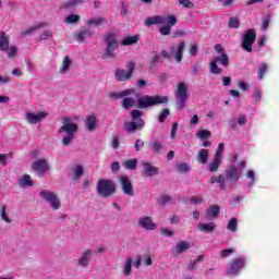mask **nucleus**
<instances>
[{
	"instance_id": "nucleus-1",
	"label": "nucleus",
	"mask_w": 279,
	"mask_h": 279,
	"mask_svg": "<svg viewBox=\"0 0 279 279\" xmlns=\"http://www.w3.org/2000/svg\"><path fill=\"white\" fill-rule=\"evenodd\" d=\"M215 50L217 56L209 63V72L213 73V75H221V73H223V69L219 68L217 64L228 68L230 66V58L228 57V53H226V48H223L221 44L216 45Z\"/></svg>"
},
{
	"instance_id": "nucleus-2",
	"label": "nucleus",
	"mask_w": 279,
	"mask_h": 279,
	"mask_svg": "<svg viewBox=\"0 0 279 279\" xmlns=\"http://www.w3.org/2000/svg\"><path fill=\"white\" fill-rule=\"evenodd\" d=\"M165 23H168V25H165ZM175 23H178V19L175 17V15H168V16L155 15V16H149L145 21L146 27H151V25H163L159 29L162 36H169V34H171V27H173Z\"/></svg>"
},
{
	"instance_id": "nucleus-3",
	"label": "nucleus",
	"mask_w": 279,
	"mask_h": 279,
	"mask_svg": "<svg viewBox=\"0 0 279 279\" xmlns=\"http://www.w3.org/2000/svg\"><path fill=\"white\" fill-rule=\"evenodd\" d=\"M241 172L239 169L234 166H231L225 171V174H220L218 177H211L210 184H219L220 191H226L228 187V182H231V184H236V181L240 180Z\"/></svg>"
},
{
	"instance_id": "nucleus-4",
	"label": "nucleus",
	"mask_w": 279,
	"mask_h": 279,
	"mask_svg": "<svg viewBox=\"0 0 279 279\" xmlns=\"http://www.w3.org/2000/svg\"><path fill=\"white\" fill-rule=\"evenodd\" d=\"M61 123L62 126L59 129V134H65L62 138V143L65 147H69L75 140V134H77V124L73 123L70 117L63 118Z\"/></svg>"
},
{
	"instance_id": "nucleus-5",
	"label": "nucleus",
	"mask_w": 279,
	"mask_h": 279,
	"mask_svg": "<svg viewBox=\"0 0 279 279\" xmlns=\"http://www.w3.org/2000/svg\"><path fill=\"white\" fill-rule=\"evenodd\" d=\"M167 101H169V97H167V96H160V95L149 96V95H145V96H142V97H140L137 99V106L142 110H145V108H151L154 106H160V104H167Z\"/></svg>"
},
{
	"instance_id": "nucleus-6",
	"label": "nucleus",
	"mask_w": 279,
	"mask_h": 279,
	"mask_svg": "<svg viewBox=\"0 0 279 279\" xmlns=\"http://www.w3.org/2000/svg\"><path fill=\"white\" fill-rule=\"evenodd\" d=\"M96 189L100 197H112L117 193V185L109 179H100L97 182Z\"/></svg>"
},
{
	"instance_id": "nucleus-7",
	"label": "nucleus",
	"mask_w": 279,
	"mask_h": 279,
	"mask_svg": "<svg viewBox=\"0 0 279 279\" xmlns=\"http://www.w3.org/2000/svg\"><path fill=\"white\" fill-rule=\"evenodd\" d=\"M131 117L133 121L124 123V130L132 134V132H136V130H142L145 128V121L141 119L143 117V112L138 110L131 111Z\"/></svg>"
},
{
	"instance_id": "nucleus-8",
	"label": "nucleus",
	"mask_w": 279,
	"mask_h": 279,
	"mask_svg": "<svg viewBox=\"0 0 279 279\" xmlns=\"http://www.w3.org/2000/svg\"><path fill=\"white\" fill-rule=\"evenodd\" d=\"M174 97L177 106L180 108V110H182V108L186 106V99H189V87L186 86V83H178L177 90L174 92Z\"/></svg>"
},
{
	"instance_id": "nucleus-9",
	"label": "nucleus",
	"mask_w": 279,
	"mask_h": 279,
	"mask_svg": "<svg viewBox=\"0 0 279 279\" xmlns=\"http://www.w3.org/2000/svg\"><path fill=\"white\" fill-rule=\"evenodd\" d=\"M128 71L123 69H117L114 72V77L117 82H128V80H132V74L136 69V63L129 61L126 63Z\"/></svg>"
},
{
	"instance_id": "nucleus-10",
	"label": "nucleus",
	"mask_w": 279,
	"mask_h": 279,
	"mask_svg": "<svg viewBox=\"0 0 279 279\" xmlns=\"http://www.w3.org/2000/svg\"><path fill=\"white\" fill-rule=\"evenodd\" d=\"M104 38L107 45L105 56H107L108 58H114V51L119 49V43H117V35H114V33H107L106 35H104Z\"/></svg>"
},
{
	"instance_id": "nucleus-11",
	"label": "nucleus",
	"mask_w": 279,
	"mask_h": 279,
	"mask_svg": "<svg viewBox=\"0 0 279 279\" xmlns=\"http://www.w3.org/2000/svg\"><path fill=\"white\" fill-rule=\"evenodd\" d=\"M39 196L43 197L45 202L50 204V206H51V208H53V210H60L62 203L60 202L58 194H56L49 190H43L41 192H39Z\"/></svg>"
},
{
	"instance_id": "nucleus-12",
	"label": "nucleus",
	"mask_w": 279,
	"mask_h": 279,
	"mask_svg": "<svg viewBox=\"0 0 279 279\" xmlns=\"http://www.w3.org/2000/svg\"><path fill=\"white\" fill-rule=\"evenodd\" d=\"M256 43V31L254 28L248 29L242 39V49L247 51V53H252V46Z\"/></svg>"
},
{
	"instance_id": "nucleus-13",
	"label": "nucleus",
	"mask_w": 279,
	"mask_h": 279,
	"mask_svg": "<svg viewBox=\"0 0 279 279\" xmlns=\"http://www.w3.org/2000/svg\"><path fill=\"white\" fill-rule=\"evenodd\" d=\"M32 169L35 171V173L43 178L47 174V171H49L50 167L47 159H37L35 162H33Z\"/></svg>"
},
{
	"instance_id": "nucleus-14",
	"label": "nucleus",
	"mask_w": 279,
	"mask_h": 279,
	"mask_svg": "<svg viewBox=\"0 0 279 279\" xmlns=\"http://www.w3.org/2000/svg\"><path fill=\"white\" fill-rule=\"evenodd\" d=\"M48 113L47 111H41V112H26L25 119L27 123H31V125H36L37 123H40V121H45L47 119Z\"/></svg>"
},
{
	"instance_id": "nucleus-15",
	"label": "nucleus",
	"mask_w": 279,
	"mask_h": 279,
	"mask_svg": "<svg viewBox=\"0 0 279 279\" xmlns=\"http://www.w3.org/2000/svg\"><path fill=\"white\" fill-rule=\"evenodd\" d=\"M245 267V258L233 259L227 270L228 276H236Z\"/></svg>"
},
{
	"instance_id": "nucleus-16",
	"label": "nucleus",
	"mask_w": 279,
	"mask_h": 279,
	"mask_svg": "<svg viewBox=\"0 0 279 279\" xmlns=\"http://www.w3.org/2000/svg\"><path fill=\"white\" fill-rule=\"evenodd\" d=\"M94 254L95 251H93V248L85 250L77 259L78 267H88V265H90V260H93Z\"/></svg>"
},
{
	"instance_id": "nucleus-17",
	"label": "nucleus",
	"mask_w": 279,
	"mask_h": 279,
	"mask_svg": "<svg viewBox=\"0 0 279 279\" xmlns=\"http://www.w3.org/2000/svg\"><path fill=\"white\" fill-rule=\"evenodd\" d=\"M119 182L121 184V189L124 195H130V197H134V187L132 186V181H130V178L125 175L119 177Z\"/></svg>"
},
{
	"instance_id": "nucleus-18",
	"label": "nucleus",
	"mask_w": 279,
	"mask_h": 279,
	"mask_svg": "<svg viewBox=\"0 0 279 279\" xmlns=\"http://www.w3.org/2000/svg\"><path fill=\"white\" fill-rule=\"evenodd\" d=\"M137 226L143 228L144 230H156L157 226L156 222L149 216H145L138 219Z\"/></svg>"
},
{
	"instance_id": "nucleus-19",
	"label": "nucleus",
	"mask_w": 279,
	"mask_h": 279,
	"mask_svg": "<svg viewBox=\"0 0 279 279\" xmlns=\"http://www.w3.org/2000/svg\"><path fill=\"white\" fill-rule=\"evenodd\" d=\"M143 169H144V175L147 178H153V175H158L160 172V169L154 165H151L148 161H143L142 162Z\"/></svg>"
},
{
	"instance_id": "nucleus-20",
	"label": "nucleus",
	"mask_w": 279,
	"mask_h": 279,
	"mask_svg": "<svg viewBox=\"0 0 279 279\" xmlns=\"http://www.w3.org/2000/svg\"><path fill=\"white\" fill-rule=\"evenodd\" d=\"M135 93L134 88L124 89L119 93L111 92L109 93L110 99L117 100V99H123V97H128V95H133Z\"/></svg>"
},
{
	"instance_id": "nucleus-21",
	"label": "nucleus",
	"mask_w": 279,
	"mask_h": 279,
	"mask_svg": "<svg viewBox=\"0 0 279 279\" xmlns=\"http://www.w3.org/2000/svg\"><path fill=\"white\" fill-rule=\"evenodd\" d=\"M73 64V61L69 57H64L62 64L59 69V73L61 75H66V72L71 70V65Z\"/></svg>"
},
{
	"instance_id": "nucleus-22",
	"label": "nucleus",
	"mask_w": 279,
	"mask_h": 279,
	"mask_svg": "<svg viewBox=\"0 0 279 279\" xmlns=\"http://www.w3.org/2000/svg\"><path fill=\"white\" fill-rule=\"evenodd\" d=\"M19 186H21V189H26V186H34V180H32L29 174H24L19 180Z\"/></svg>"
},
{
	"instance_id": "nucleus-23",
	"label": "nucleus",
	"mask_w": 279,
	"mask_h": 279,
	"mask_svg": "<svg viewBox=\"0 0 279 279\" xmlns=\"http://www.w3.org/2000/svg\"><path fill=\"white\" fill-rule=\"evenodd\" d=\"M89 27H99L100 25H107L108 20L104 17H94L86 23Z\"/></svg>"
},
{
	"instance_id": "nucleus-24",
	"label": "nucleus",
	"mask_w": 279,
	"mask_h": 279,
	"mask_svg": "<svg viewBox=\"0 0 279 279\" xmlns=\"http://www.w3.org/2000/svg\"><path fill=\"white\" fill-rule=\"evenodd\" d=\"M85 125L88 132H95V129L97 128V117L88 116L86 118Z\"/></svg>"
},
{
	"instance_id": "nucleus-25",
	"label": "nucleus",
	"mask_w": 279,
	"mask_h": 279,
	"mask_svg": "<svg viewBox=\"0 0 279 279\" xmlns=\"http://www.w3.org/2000/svg\"><path fill=\"white\" fill-rule=\"evenodd\" d=\"M187 250H191V243L187 241H179L175 245L177 254H184Z\"/></svg>"
},
{
	"instance_id": "nucleus-26",
	"label": "nucleus",
	"mask_w": 279,
	"mask_h": 279,
	"mask_svg": "<svg viewBox=\"0 0 279 279\" xmlns=\"http://www.w3.org/2000/svg\"><path fill=\"white\" fill-rule=\"evenodd\" d=\"M216 229H217V225H215V222L199 223L198 225L199 232L211 233V232H215Z\"/></svg>"
},
{
	"instance_id": "nucleus-27",
	"label": "nucleus",
	"mask_w": 279,
	"mask_h": 279,
	"mask_svg": "<svg viewBox=\"0 0 279 279\" xmlns=\"http://www.w3.org/2000/svg\"><path fill=\"white\" fill-rule=\"evenodd\" d=\"M221 166V159L219 157H214V160L208 165V171L215 173L219 171V167Z\"/></svg>"
},
{
	"instance_id": "nucleus-28",
	"label": "nucleus",
	"mask_w": 279,
	"mask_h": 279,
	"mask_svg": "<svg viewBox=\"0 0 279 279\" xmlns=\"http://www.w3.org/2000/svg\"><path fill=\"white\" fill-rule=\"evenodd\" d=\"M136 43H138V35L124 37L121 41V45H123L124 47H129L132 45H136Z\"/></svg>"
},
{
	"instance_id": "nucleus-29",
	"label": "nucleus",
	"mask_w": 279,
	"mask_h": 279,
	"mask_svg": "<svg viewBox=\"0 0 279 279\" xmlns=\"http://www.w3.org/2000/svg\"><path fill=\"white\" fill-rule=\"evenodd\" d=\"M186 47V43L181 41L177 48V51L174 53V58L177 62H182V53H184V49Z\"/></svg>"
},
{
	"instance_id": "nucleus-30",
	"label": "nucleus",
	"mask_w": 279,
	"mask_h": 279,
	"mask_svg": "<svg viewBox=\"0 0 279 279\" xmlns=\"http://www.w3.org/2000/svg\"><path fill=\"white\" fill-rule=\"evenodd\" d=\"M208 156H209L208 149L198 150V154H197L198 162H201V165H206V162H208Z\"/></svg>"
},
{
	"instance_id": "nucleus-31",
	"label": "nucleus",
	"mask_w": 279,
	"mask_h": 279,
	"mask_svg": "<svg viewBox=\"0 0 279 279\" xmlns=\"http://www.w3.org/2000/svg\"><path fill=\"white\" fill-rule=\"evenodd\" d=\"M93 36V32H90V28H85L77 34V40L80 43H84L87 38H90Z\"/></svg>"
},
{
	"instance_id": "nucleus-32",
	"label": "nucleus",
	"mask_w": 279,
	"mask_h": 279,
	"mask_svg": "<svg viewBox=\"0 0 279 279\" xmlns=\"http://www.w3.org/2000/svg\"><path fill=\"white\" fill-rule=\"evenodd\" d=\"M72 173H73L72 180H74V181L80 180V178H82V175H84V167H82L81 165L75 166L72 169Z\"/></svg>"
},
{
	"instance_id": "nucleus-33",
	"label": "nucleus",
	"mask_w": 279,
	"mask_h": 279,
	"mask_svg": "<svg viewBox=\"0 0 279 279\" xmlns=\"http://www.w3.org/2000/svg\"><path fill=\"white\" fill-rule=\"evenodd\" d=\"M148 147L155 154H158L159 151H162V143H160V141H158V140H155V141L148 143Z\"/></svg>"
},
{
	"instance_id": "nucleus-34",
	"label": "nucleus",
	"mask_w": 279,
	"mask_h": 279,
	"mask_svg": "<svg viewBox=\"0 0 279 279\" xmlns=\"http://www.w3.org/2000/svg\"><path fill=\"white\" fill-rule=\"evenodd\" d=\"M124 169H129L131 171H134L136 167H138V159H129L124 161L123 163Z\"/></svg>"
},
{
	"instance_id": "nucleus-35",
	"label": "nucleus",
	"mask_w": 279,
	"mask_h": 279,
	"mask_svg": "<svg viewBox=\"0 0 279 279\" xmlns=\"http://www.w3.org/2000/svg\"><path fill=\"white\" fill-rule=\"evenodd\" d=\"M136 106V100L134 98L125 97L122 100V108L125 110H130V108H134Z\"/></svg>"
},
{
	"instance_id": "nucleus-36",
	"label": "nucleus",
	"mask_w": 279,
	"mask_h": 279,
	"mask_svg": "<svg viewBox=\"0 0 279 279\" xmlns=\"http://www.w3.org/2000/svg\"><path fill=\"white\" fill-rule=\"evenodd\" d=\"M123 271H124V276H126V277L131 276V274H132V256L126 257Z\"/></svg>"
},
{
	"instance_id": "nucleus-37",
	"label": "nucleus",
	"mask_w": 279,
	"mask_h": 279,
	"mask_svg": "<svg viewBox=\"0 0 279 279\" xmlns=\"http://www.w3.org/2000/svg\"><path fill=\"white\" fill-rule=\"evenodd\" d=\"M2 51H5L8 58H15L16 53H19V48L16 46H10L9 44L7 49Z\"/></svg>"
},
{
	"instance_id": "nucleus-38",
	"label": "nucleus",
	"mask_w": 279,
	"mask_h": 279,
	"mask_svg": "<svg viewBox=\"0 0 279 279\" xmlns=\"http://www.w3.org/2000/svg\"><path fill=\"white\" fill-rule=\"evenodd\" d=\"M9 45V37L8 34L5 33H0V50H5L8 49Z\"/></svg>"
},
{
	"instance_id": "nucleus-39",
	"label": "nucleus",
	"mask_w": 279,
	"mask_h": 279,
	"mask_svg": "<svg viewBox=\"0 0 279 279\" xmlns=\"http://www.w3.org/2000/svg\"><path fill=\"white\" fill-rule=\"evenodd\" d=\"M204 260V255L197 256L191 264H187V270L194 271V269H197V263H202Z\"/></svg>"
},
{
	"instance_id": "nucleus-40",
	"label": "nucleus",
	"mask_w": 279,
	"mask_h": 279,
	"mask_svg": "<svg viewBox=\"0 0 279 279\" xmlns=\"http://www.w3.org/2000/svg\"><path fill=\"white\" fill-rule=\"evenodd\" d=\"M40 27H43V24L22 31L21 34L22 36H32V34H34V32H36L37 29H40Z\"/></svg>"
},
{
	"instance_id": "nucleus-41",
	"label": "nucleus",
	"mask_w": 279,
	"mask_h": 279,
	"mask_svg": "<svg viewBox=\"0 0 279 279\" xmlns=\"http://www.w3.org/2000/svg\"><path fill=\"white\" fill-rule=\"evenodd\" d=\"M169 114H171V111L169 109H163L158 118L159 123H165V121H167V117H169Z\"/></svg>"
},
{
	"instance_id": "nucleus-42",
	"label": "nucleus",
	"mask_w": 279,
	"mask_h": 279,
	"mask_svg": "<svg viewBox=\"0 0 279 279\" xmlns=\"http://www.w3.org/2000/svg\"><path fill=\"white\" fill-rule=\"evenodd\" d=\"M0 217L7 223H12V219H10V217H8V213H5V205H3L0 209Z\"/></svg>"
},
{
	"instance_id": "nucleus-43",
	"label": "nucleus",
	"mask_w": 279,
	"mask_h": 279,
	"mask_svg": "<svg viewBox=\"0 0 279 279\" xmlns=\"http://www.w3.org/2000/svg\"><path fill=\"white\" fill-rule=\"evenodd\" d=\"M236 226H239V220L236 218H232L227 228L228 230H230V232H234L236 230Z\"/></svg>"
},
{
	"instance_id": "nucleus-44",
	"label": "nucleus",
	"mask_w": 279,
	"mask_h": 279,
	"mask_svg": "<svg viewBox=\"0 0 279 279\" xmlns=\"http://www.w3.org/2000/svg\"><path fill=\"white\" fill-rule=\"evenodd\" d=\"M177 169L179 173H187V171H191V167L189 163H180L177 166Z\"/></svg>"
},
{
	"instance_id": "nucleus-45",
	"label": "nucleus",
	"mask_w": 279,
	"mask_h": 279,
	"mask_svg": "<svg viewBox=\"0 0 279 279\" xmlns=\"http://www.w3.org/2000/svg\"><path fill=\"white\" fill-rule=\"evenodd\" d=\"M269 23H271V15H266L264 17V20L262 21V31L265 32V29H267V27H269Z\"/></svg>"
},
{
	"instance_id": "nucleus-46",
	"label": "nucleus",
	"mask_w": 279,
	"mask_h": 279,
	"mask_svg": "<svg viewBox=\"0 0 279 279\" xmlns=\"http://www.w3.org/2000/svg\"><path fill=\"white\" fill-rule=\"evenodd\" d=\"M65 22L69 23V24L78 23L80 22V15H76V14L68 15L66 19H65Z\"/></svg>"
},
{
	"instance_id": "nucleus-47",
	"label": "nucleus",
	"mask_w": 279,
	"mask_h": 279,
	"mask_svg": "<svg viewBox=\"0 0 279 279\" xmlns=\"http://www.w3.org/2000/svg\"><path fill=\"white\" fill-rule=\"evenodd\" d=\"M240 25H241V22L239 21L238 17H231L229 20V27L236 29V28H239Z\"/></svg>"
},
{
	"instance_id": "nucleus-48",
	"label": "nucleus",
	"mask_w": 279,
	"mask_h": 279,
	"mask_svg": "<svg viewBox=\"0 0 279 279\" xmlns=\"http://www.w3.org/2000/svg\"><path fill=\"white\" fill-rule=\"evenodd\" d=\"M265 73H267V63H262L258 69V80H263Z\"/></svg>"
},
{
	"instance_id": "nucleus-49",
	"label": "nucleus",
	"mask_w": 279,
	"mask_h": 279,
	"mask_svg": "<svg viewBox=\"0 0 279 279\" xmlns=\"http://www.w3.org/2000/svg\"><path fill=\"white\" fill-rule=\"evenodd\" d=\"M52 36L53 33L51 31H44L39 36V40H49Z\"/></svg>"
},
{
	"instance_id": "nucleus-50",
	"label": "nucleus",
	"mask_w": 279,
	"mask_h": 279,
	"mask_svg": "<svg viewBox=\"0 0 279 279\" xmlns=\"http://www.w3.org/2000/svg\"><path fill=\"white\" fill-rule=\"evenodd\" d=\"M225 147H226V145L223 143H220L217 147L214 158H220V160H221V154H223Z\"/></svg>"
},
{
	"instance_id": "nucleus-51",
	"label": "nucleus",
	"mask_w": 279,
	"mask_h": 279,
	"mask_svg": "<svg viewBox=\"0 0 279 279\" xmlns=\"http://www.w3.org/2000/svg\"><path fill=\"white\" fill-rule=\"evenodd\" d=\"M196 136H198V138H210L211 133L208 130H202L196 134Z\"/></svg>"
},
{
	"instance_id": "nucleus-52",
	"label": "nucleus",
	"mask_w": 279,
	"mask_h": 279,
	"mask_svg": "<svg viewBox=\"0 0 279 279\" xmlns=\"http://www.w3.org/2000/svg\"><path fill=\"white\" fill-rule=\"evenodd\" d=\"M230 254H234V248H227L220 252V257L221 258H228Z\"/></svg>"
},
{
	"instance_id": "nucleus-53",
	"label": "nucleus",
	"mask_w": 279,
	"mask_h": 279,
	"mask_svg": "<svg viewBox=\"0 0 279 279\" xmlns=\"http://www.w3.org/2000/svg\"><path fill=\"white\" fill-rule=\"evenodd\" d=\"M208 215L217 217L219 215V206H211L208 210Z\"/></svg>"
},
{
	"instance_id": "nucleus-54",
	"label": "nucleus",
	"mask_w": 279,
	"mask_h": 279,
	"mask_svg": "<svg viewBox=\"0 0 279 279\" xmlns=\"http://www.w3.org/2000/svg\"><path fill=\"white\" fill-rule=\"evenodd\" d=\"M246 175L251 180V182L248 183V186H253L256 174L254 173L253 170H248Z\"/></svg>"
},
{
	"instance_id": "nucleus-55",
	"label": "nucleus",
	"mask_w": 279,
	"mask_h": 279,
	"mask_svg": "<svg viewBox=\"0 0 279 279\" xmlns=\"http://www.w3.org/2000/svg\"><path fill=\"white\" fill-rule=\"evenodd\" d=\"M179 4L183 5V8H194L191 0H179Z\"/></svg>"
},
{
	"instance_id": "nucleus-56",
	"label": "nucleus",
	"mask_w": 279,
	"mask_h": 279,
	"mask_svg": "<svg viewBox=\"0 0 279 279\" xmlns=\"http://www.w3.org/2000/svg\"><path fill=\"white\" fill-rule=\"evenodd\" d=\"M192 75H197V73H202V65L194 64L191 70Z\"/></svg>"
},
{
	"instance_id": "nucleus-57",
	"label": "nucleus",
	"mask_w": 279,
	"mask_h": 279,
	"mask_svg": "<svg viewBox=\"0 0 279 279\" xmlns=\"http://www.w3.org/2000/svg\"><path fill=\"white\" fill-rule=\"evenodd\" d=\"M145 147V142L143 140H137L135 142V150L141 151Z\"/></svg>"
},
{
	"instance_id": "nucleus-58",
	"label": "nucleus",
	"mask_w": 279,
	"mask_h": 279,
	"mask_svg": "<svg viewBox=\"0 0 279 279\" xmlns=\"http://www.w3.org/2000/svg\"><path fill=\"white\" fill-rule=\"evenodd\" d=\"M175 134H178V122H174L172 124L170 136L171 138H175Z\"/></svg>"
},
{
	"instance_id": "nucleus-59",
	"label": "nucleus",
	"mask_w": 279,
	"mask_h": 279,
	"mask_svg": "<svg viewBox=\"0 0 279 279\" xmlns=\"http://www.w3.org/2000/svg\"><path fill=\"white\" fill-rule=\"evenodd\" d=\"M119 169H121V165L119 163V161H113L111 163V171L113 173H117V171H119Z\"/></svg>"
},
{
	"instance_id": "nucleus-60",
	"label": "nucleus",
	"mask_w": 279,
	"mask_h": 279,
	"mask_svg": "<svg viewBox=\"0 0 279 279\" xmlns=\"http://www.w3.org/2000/svg\"><path fill=\"white\" fill-rule=\"evenodd\" d=\"M219 3H221V5H223V8H230V5H232V3H234V0H218Z\"/></svg>"
},
{
	"instance_id": "nucleus-61",
	"label": "nucleus",
	"mask_w": 279,
	"mask_h": 279,
	"mask_svg": "<svg viewBox=\"0 0 279 279\" xmlns=\"http://www.w3.org/2000/svg\"><path fill=\"white\" fill-rule=\"evenodd\" d=\"M204 202V198L199 197V196H193L191 198V204H202Z\"/></svg>"
},
{
	"instance_id": "nucleus-62",
	"label": "nucleus",
	"mask_w": 279,
	"mask_h": 279,
	"mask_svg": "<svg viewBox=\"0 0 279 279\" xmlns=\"http://www.w3.org/2000/svg\"><path fill=\"white\" fill-rule=\"evenodd\" d=\"M197 51H198L197 44H193L190 48L191 56H197Z\"/></svg>"
},
{
	"instance_id": "nucleus-63",
	"label": "nucleus",
	"mask_w": 279,
	"mask_h": 279,
	"mask_svg": "<svg viewBox=\"0 0 279 279\" xmlns=\"http://www.w3.org/2000/svg\"><path fill=\"white\" fill-rule=\"evenodd\" d=\"M158 62H160V56L155 54V56L151 58V60H150V64H151V66H154V65L158 64Z\"/></svg>"
},
{
	"instance_id": "nucleus-64",
	"label": "nucleus",
	"mask_w": 279,
	"mask_h": 279,
	"mask_svg": "<svg viewBox=\"0 0 279 279\" xmlns=\"http://www.w3.org/2000/svg\"><path fill=\"white\" fill-rule=\"evenodd\" d=\"M120 14H121V16H126L128 15V4L122 3Z\"/></svg>"
}]
</instances>
